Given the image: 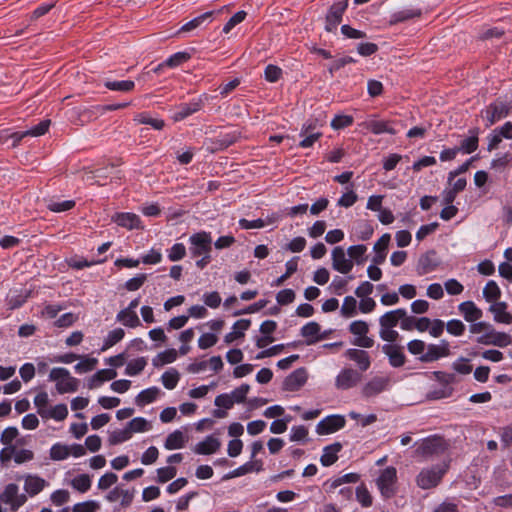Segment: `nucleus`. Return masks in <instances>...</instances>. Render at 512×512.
<instances>
[{
  "instance_id": "f257e3e1",
  "label": "nucleus",
  "mask_w": 512,
  "mask_h": 512,
  "mask_svg": "<svg viewBox=\"0 0 512 512\" xmlns=\"http://www.w3.org/2000/svg\"><path fill=\"white\" fill-rule=\"evenodd\" d=\"M415 445V454L425 459L444 454L448 449L446 440L437 434L421 439Z\"/></svg>"
},
{
  "instance_id": "f03ea898",
  "label": "nucleus",
  "mask_w": 512,
  "mask_h": 512,
  "mask_svg": "<svg viewBox=\"0 0 512 512\" xmlns=\"http://www.w3.org/2000/svg\"><path fill=\"white\" fill-rule=\"evenodd\" d=\"M376 486L382 497L389 499L397 492V470L393 466L381 470L375 480Z\"/></svg>"
},
{
  "instance_id": "7ed1b4c3",
  "label": "nucleus",
  "mask_w": 512,
  "mask_h": 512,
  "mask_svg": "<svg viewBox=\"0 0 512 512\" xmlns=\"http://www.w3.org/2000/svg\"><path fill=\"white\" fill-rule=\"evenodd\" d=\"M49 378L56 381V389L60 394L75 392L79 386L78 379L72 377L66 368H53Z\"/></svg>"
},
{
  "instance_id": "20e7f679",
  "label": "nucleus",
  "mask_w": 512,
  "mask_h": 512,
  "mask_svg": "<svg viewBox=\"0 0 512 512\" xmlns=\"http://www.w3.org/2000/svg\"><path fill=\"white\" fill-rule=\"evenodd\" d=\"M188 242L189 252L192 257L196 258L201 255L211 254L213 242L210 232H196L189 237Z\"/></svg>"
},
{
  "instance_id": "39448f33",
  "label": "nucleus",
  "mask_w": 512,
  "mask_h": 512,
  "mask_svg": "<svg viewBox=\"0 0 512 512\" xmlns=\"http://www.w3.org/2000/svg\"><path fill=\"white\" fill-rule=\"evenodd\" d=\"M362 131L370 132L374 135L390 134L395 135L397 131L393 127V122L389 120H381L378 115H369L364 121L358 124Z\"/></svg>"
},
{
  "instance_id": "423d86ee",
  "label": "nucleus",
  "mask_w": 512,
  "mask_h": 512,
  "mask_svg": "<svg viewBox=\"0 0 512 512\" xmlns=\"http://www.w3.org/2000/svg\"><path fill=\"white\" fill-rule=\"evenodd\" d=\"M448 466L435 465L431 468H425L420 471L416 478L417 485L422 489H430L439 484Z\"/></svg>"
},
{
  "instance_id": "0eeeda50",
  "label": "nucleus",
  "mask_w": 512,
  "mask_h": 512,
  "mask_svg": "<svg viewBox=\"0 0 512 512\" xmlns=\"http://www.w3.org/2000/svg\"><path fill=\"white\" fill-rule=\"evenodd\" d=\"M349 332L355 336L352 344L361 348H371L374 346V339L368 336L369 325L364 320H356L350 323L348 327Z\"/></svg>"
},
{
  "instance_id": "6e6552de",
  "label": "nucleus",
  "mask_w": 512,
  "mask_h": 512,
  "mask_svg": "<svg viewBox=\"0 0 512 512\" xmlns=\"http://www.w3.org/2000/svg\"><path fill=\"white\" fill-rule=\"evenodd\" d=\"M511 106L504 101L496 100L489 104L481 113L482 117L486 120V127L492 126L497 121L505 118L510 110Z\"/></svg>"
},
{
  "instance_id": "1a4fd4ad",
  "label": "nucleus",
  "mask_w": 512,
  "mask_h": 512,
  "mask_svg": "<svg viewBox=\"0 0 512 512\" xmlns=\"http://www.w3.org/2000/svg\"><path fill=\"white\" fill-rule=\"evenodd\" d=\"M349 0H336L329 8L325 17V30L335 32L342 21Z\"/></svg>"
},
{
  "instance_id": "9d476101",
  "label": "nucleus",
  "mask_w": 512,
  "mask_h": 512,
  "mask_svg": "<svg viewBox=\"0 0 512 512\" xmlns=\"http://www.w3.org/2000/svg\"><path fill=\"white\" fill-rule=\"evenodd\" d=\"M476 342L481 345H493L504 348L512 344V337L505 332L496 331L493 326L490 325V329L478 336Z\"/></svg>"
},
{
  "instance_id": "9b49d317",
  "label": "nucleus",
  "mask_w": 512,
  "mask_h": 512,
  "mask_svg": "<svg viewBox=\"0 0 512 512\" xmlns=\"http://www.w3.org/2000/svg\"><path fill=\"white\" fill-rule=\"evenodd\" d=\"M450 354V343L442 339L438 344L427 345L426 352L419 357V360L424 363H430L448 357Z\"/></svg>"
},
{
  "instance_id": "f8f14e48",
  "label": "nucleus",
  "mask_w": 512,
  "mask_h": 512,
  "mask_svg": "<svg viewBox=\"0 0 512 512\" xmlns=\"http://www.w3.org/2000/svg\"><path fill=\"white\" fill-rule=\"evenodd\" d=\"M346 425V419L343 415L333 414L325 417L316 425L318 435H328L335 433Z\"/></svg>"
},
{
  "instance_id": "ddd939ff",
  "label": "nucleus",
  "mask_w": 512,
  "mask_h": 512,
  "mask_svg": "<svg viewBox=\"0 0 512 512\" xmlns=\"http://www.w3.org/2000/svg\"><path fill=\"white\" fill-rule=\"evenodd\" d=\"M362 379L359 371L353 368H343L335 378V387L338 390H348L356 387Z\"/></svg>"
},
{
  "instance_id": "4468645a",
  "label": "nucleus",
  "mask_w": 512,
  "mask_h": 512,
  "mask_svg": "<svg viewBox=\"0 0 512 512\" xmlns=\"http://www.w3.org/2000/svg\"><path fill=\"white\" fill-rule=\"evenodd\" d=\"M206 100L205 95H201L197 98H193L188 103H181L176 107V111L173 114V120L179 122L189 117L190 115L200 111L204 106Z\"/></svg>"
},
{
  "instance_id": "2eb2a0df",
  "label": "nucleus",
  "mask_w": 512,
  "mask_h": 512,
  "mask_svg": "<svg viewBox=\"0 0 512 512\" xmlns=\"http://www.w3.org/2000/svg\"><path fill=\"white\" fill-rule=\"evenodd\" d=\"M18 491V486L11 483L0 494V501L9 505L12 511L18 510L27 500L26 496L19 494Z\"/></svg>"
},
{
  "instance_id": "dca6fc26",
  "label": "nucleus",
  "mask_w": 512,
  "mask_h": 512,
  "mask_svg": "<svg viewBox=\"0 0 512 512\" xmlns=\"http://www.w3.org/2000/svg\"><path fill=\"white\" fill-rule=\"evenodd\" d=\"M390 378L386 376H375L371 378L361 389L362 396L371 398L384 392L389 388Z\"/></svg>"
},
{
  "instance_id": "f3484780",
  "label": "nucleus",
  "mask_w": 512,
  "mask_h": 512,
  "mask_svg": "<svg viewBox=\"0 0 512 512\" xmlns=\"http://www.w3.org/2000/svg\"><path fill=\"white\" fill-rule=\"evenodd\" d=\"M344 356L357 366V371L360 373L367 371L371 367L372 359L369 352L364 349L349 348L344 352Z\"/></svg>"
},
{
  "instance_id": "a211bd4d",
  "label": "nucleus",
  "mask_w": 512,
  "mask_h": 512,
  "mask_svg": "<svg viewBox=\"0 0 512 512\" xmlns=\"http://www.w3.org/2000/svg\"><path fill=\"white\" fill-rule=\"evenodd\" d=\"M332 267L342 274L349 273L353 268V261L346 257L344 249L340 246L332 250Z\"/></svg>"
},
{
  "instance_id": "6ab92c4d",
  "label": "nucleus",
  "mask_w": 512,
  "mask_h": 512,
  "mask_svg": "<svg viewBox=\"0 0 512 512\" xmlns=\"http://www.w3.org/2000/svg\"><path fill=\"white\" fill-rule=\"evenodd\" d=\"M300 334L305 338L307 345H314L326 338V333L321 334V327L315 321L308 322L302 326Z\"/></svg>"
},
{
  "instance_id": "aec40b11",
  "label": "nucleus",
  "mask_w": 512,
  "mask_h": 512,
  "mask_svg": "<svg viewBox=\"0 0 512 512\" xmlns=\"http://www.w3.org/2000/svg\"><path fill=\"white\" fill-rule=\"evenodd\" d=\"M112 221L128 230L143 228L140 217L135 213L119 212L112 216Z\"/></svg>"
},
{
  "instance_id": "412c9836",
  "label": "nucleus",
  "mask_w": 512,
  "mask_h": 512,
  "mask_svg": "<svg viewBox=\"0 0 512 512\" xmlns=\"http://www.w3.org/2000/svg\"><path fill=\"white\" fill-rule=\"evenodd\" d=\"M307 381V372L304 368H299L288 375L283 382V389L286 391H297Z\"/></svg>"
},
{
  "instance_id": "4be33fe9",
  "label": "nucleus",
  "mask_w": 512,
  "mask_h": 512,
  "mask_svg": "<svg viewBox=\"0 0 512 512\" xmlns=\"http://www.w3.org/2000/svg\"><path fill=\"white\" fill-rule=\"evenodd\" d=\"M382 351L388 357L389 364L392 367L399 368L405 364L406 357L401 346L385 344L382 347Z\"/></svg>"
},
{
  "instance_id": "5701e85b",
  "label": "nucleus",
  "mask_w": 512,
  "mask_h": 512,
  "mask_svg": "<svg viewBox=\"0 0 512 512\" xmlns=\"http://www.w3.org/2000/svg\"><path fill=\"white\" fill-rule=\"evenodd\" d=\"M360 479V475L357 473H347L342 476L328 479L324 482L323 487L327 493H333L337 488L346 483H357Z\"/></svg>"
},
{
  "instance_id": "b1692460",
  "label": "nucleus",
  "mask_w": 512,
  "mask_h": 512,
  "mask_svg": "<svg viewBox=\"0 0 512 512\" xmlns=\"http://www.w3.org/2000/svg\"><path fill=\"white\" fill-rule=\"evenodd\" d=\"M458 310L468 323L478 321L483 316V311L473 301H464L458 305Z\"/></svg>"
},
{
  "instance_id": "393cba45",
  "label": "nucleus",
  "mask_w": 512,
  "mask_h": 512,
  "mask_svg": "<svg viewBox=\"0 0 512 512\" xmlns=\"http://www.w3.org/2000/svg\"><path fill=\"white\" fill-rule=\"evenodd\" d=\"M435 255V251L432 250L420 256L416 266V271L418 275L423 276L434 271L437 268L438 262L435 259Z\"/></svg>"
},
{
  "instance_id": "a878e982",
  "label": "nucleus",
  "mask_w": 512,
  "mask_h": 512,
  "mask_svg": "<svg viewBox=\"0 0 512 512\" xmlns=\"http://www.w3.org/2000/svg\"><path fill=\"white\" fill-rule=\"evenodd\" d=\"M250 319H240L236 321L232 326V331L227 333L224 337L226 344H231L239 338H243L245 332L250 328Z\"/></svg>"
},
{
  "instance_id": "bb28decb",
  "label": "nucleus",
  "mask_w": 512,
  "mask_h": 512,
  "mask_svg": "<svg viewBox=\"0 0 512 512\" xmlns=\"http://www.w3.org/2000/svg\"><path fill=\"white\" fill-rule=\"evenodd\" d=\"M391 236L388 233L383 234L374 244L375 255L372 258L374 264H382L387 256V248L390 243Z\"/></svg>"
},
{
  "instance_id": "cd10ccee",
  "label": "nucleus",
  "mask_w": 512,
  "mask_h": 512,
  "mask_svg": "<svg viewBox=\"0 0 512 512\" xmlns=\"http://www.w3.org/2000/svg\"><path fill=\"white\" fill-rule=\"evenodd\" d=\"M506 302H496L491 304L489 311L493 314L494 321L503 324L512 323V314L507 311Z\"/></svg>"
},
{
  "instance_id": "c85d7f7f",
  "label": "nucleus",
  "mask_w": 512,
  "mask_h": 512,
  "mask_svg": "<svg viewBox=\"0 0 512 512\" xmlns=\"http://www.w3.org/2000/svg\"><path fill=\"white\" fill-rule=\"evenodd\" d=\"M341 449L342 444L339 442L325 446L320 457L321 464L324 467L333 465L338 460V453L341 451Z\"/></svg>"
},
{
  "instance_id": "c756f323",
  "label": "nucleus",
  "mask_w": 512,
  "mask_h": 512,
  "mask_svg": "<svg viewBox=\"0 0 512 512\" xmlns=\"http://www.w3.org/2000/svg\"><path fill=\"white\" fill-rule=\"evenodd\" d=\"M220 446L221 443L217 438L207 436L203 441L196 444L194 452L199 455H210L217 452Z\"/></svg>"
},
{
  "instance_id": "7c9ffc66",
  "label": "nucleus",
  "mask_w": 512,
  "mask_h": 512,
  "mask_svg": "<svg viewBox=\"0 0 512 512\" xmlns=\"http://www.w3.org/2000/svg\"><path fill=\"white\" fill-rule=\"evenodd\" d=\"M405 316V309L404 308H398L395 310L388 311L384 313L379 318V325L383 328H394L396 327L400 319Z\"/></svg>"
},
{
  "instance_id": "2f4dec72",
  "label": "nucleus",
  "mask_w": 512,
  "mask_h": 512,
  "mask_svg": "<svg viewBox=\"0 0 512 512\" xmlns=\"http://www.w3.org/2000/svg\"><path fill=\"white\" fill-rule=\"evenodd\" d=\"M68 416V408L66 404H57L47 409H40V417L42 419H54L63 421Z\"/></svg>"
},
{
  "instance_id": "473e14b6",
  "label": "nucleus",
  "mask_w": 512,
  "mask_h": 512,
  "mask_svg": "<svg viewBox=\"0 0 512 512\" xmlns=\"http://www.w3.org/2000/svg\"><path fill=\"white\" fill-rule=\"evenodd\" d=\"M116 320L128 328H136L141 325V321L136 311H131L127 308H124L117 313Z\"/></svg>"
},
{
  "instance_id": "72a5a7b5",
  "label": "nucleus",
  "mask_w": 512,
  "mask_h": 512,
  "mask_svg": "<svg viewBox=\"0 0 512 512\" xmlns=\"http://www.w3.org/2000/svg\"><path fill=\"white\" fill-rule=\"evenodd\" d=\"M186 441L187 438L184 433L180 430H175L166 437L164 447L167 450L181 449L185 446Z\"/></svg>"
},
{
  "instance_id": "f704fd0d",
  "label": "nucleus",
  "mask_w": 512,
  "mask_h": 512,
  "mask_svg": "<svg viewBox=\"0 0 512 512\" xmlns=\"http://www.w3.org/2000/svg\"><path fill=\"white\" fill-rule=\"evenodd\" d=\"M117 376V372L113 369H102L97 371L90 379L88 387L93 389L101 385L105 381L114 379Z\"/></svg>"
},
{
  "instance_id": "c9c22d12",
  "label": "nucleus",
  "mask_w": 512,
  "mask_h": 512,
  "mask_svg": "<svg viewBox=\"0 0 512 512\" xmlns=\"http://www.w3.org/2000/svg\"><path fill=\"white\" fill-rule=\"evenodd\" d=\"M262 469L261 461H248L245 464L231 471L226 478L240 477L253 471H260Z\"/></svg>"
},
{
  "instance_id": "e433bc0d",
  "label": "nucleus",
  "mask_w": 512,
  "mask_h": 512,
  "mask_svg": "<svg viewBox=\"0 0 512 512\" xmlns=\"http://www.w3.org/2000/svg\"><path fill=\"white\" fill-rule=\"evenodd\" d=\"M160 394V389L156 386L142 390L135 399L138 406H144L154 402Z\"/></svg>"
},
{
  "instance_id": "4c0bfd02",
  "label": "nucleus",
  "mask_w": 512,
  "mask_h": 512,
  "mask_svg": "<svg viewBox=\"0 0 512 512\" xmlns=\"http://www.w3.org/2000/svg\"><path fill=\"white\" fill-rule=\"evenodd\" d=\"M421 15L420 9L408 8L393 13L390 17V24H397L400 22L407 21L409 19L419 17Z\"/></svg>"
},
{
  "instance_id": "58836bf2",
  "label": "nucleus",
  "mask_w": 512,
  "mask_h": 512,
  "mask_svg": "<svg viewBox=\"0 0 512 512\" xmlns=\"http://www.w3.org/2000/svg\"><path fill=\"white\" fill-rule=\"evenodd\" d=\"M483 297L489 303L493 304L498 302L499 298L501 297V290L494 280H490L486 283L485 287L483 288Z\"/></svg>"
},
{
  "instance_id": "ea45409f",
  "label": "nucleus",
  "mask_w": 512,
  "mask_h": 512,
  "mask_svg": "<svg viewBox=\"0 0 512 512\" xmlns=\"http://www.w3.org/2000/svg\"><path fill=\"white\" fill-rule=\"evenodd\" d=\"M214 14L213 11H208V12H205L195 18H193L192 20L188 21L187 23H185L181 28L180 30L178 31V33H181V32H190L198 27H200L204 22L206 21H210L212 15Z\"/></svg>"
},
{
  "instance_id": "a19ab883",
  "label": "nucleus",
  "mask_w": 512,
  "mask_h": 512,
  "mask_svg": "<svg viewBox=\"0 0 512 512\" xmlns=\"http://www.w3.org/2000/svg\"><path fill=\"white\" fill-rule=\"evenodd\" d=\"M125 336V332L122 328H115L111 330L107 336L104 339V343L102 346V350H106L115 344H117L119 341H121Z\"/></svg>"
},
{
  "instance_id": "79ce46f5",
  "label": "nucleus",
  "mask_w": 512,
  "mask_h": 512,
  "mask_svg": "<svg viewBox=\"0 0 512 512\" xmlns=\"http://www.w3.org/2000/svg\"><path fill=\"white\" fill-rule=\"evenodd\" d=\"M104 86L111 91L129 92L134 89L135 83L131 80L106 81Z\"/></svg>"
},
{
  "instance_id": "37998d69",
  "label": "nucleus",
  "mask_w": 512,
  "mask_h": 512,
  "mask_svg": "<svg viewBox=\"0 0 512 512\" xmlns=\"http://www.w3.org/2000/svg\"><path fill=\"white\" fill-rule=\"evenodd\" d=\"M341 314L345 318H350L357 314V301L353 296H346L344 298Z\"/></svg>"
},
{
  "instance_id": "c03bdc74",
  "label": "nucleus",
  "mask_w": 512,
  "mask_h": 512,
  "mask_svg": "<svg viewBox=\"0 0 512 512\" xmlns=\"http://www.w3.org/2000/svg\"><path fill=\"white\" fill-rule=\"evenodd\" d=\"M274 221V218H268L267 221L261 218L255 219V220H247L245 218H242L239 220V226L242 229L249 230V229H260L265 227L267 224H270Z\"/></svg>"
},
{
  "instance_id": "a18cd8bd",
  "label": "nucleus",
  "mask_w": 512,
  "mask_h": 512,
  "mask_svg": "<svg viewBox=\"0 0 512 512\" xmlns=\"http://www.w3.org/2000/svg\"><path fill=\"white\" fill-rule=\"evenodd\" d=\"M134 120L139 124H147L156 130L163 129L165 123L162 119L152 118L147 113H139L135 116Z\"/></svg>"
},
{
  "instance_id": "49530a36",
  "label": "nucleus",
  "mask_w": 512,
  "mask_h": 512,
  "mask_svg": "<svg viewBox=\"0 0 512 512\" xmlns=\"http://www.w3.org/2000/svg\"><path fill=\"white\" fill-rule=\"evenodd\" d=\"M180 375L177 370L170 369L162 374L161 380L163 386L168 389L172 390L174 389L179 381Z\"/></svg>"
},
{
  "instance_id": "de8ad7c7",
  "label": "nucleus",
  "mask_w": 512,
  "mask_h": 512,
  "mask_svg": "<svg viewBox=\"0 0 512 512\" xmlns=\"http://www.w3.org/2000/svg\"><path fill=\"white\" fill-rule=\"evenodd\" d=\"M146 365L147 361L144 357L136 358L127 364L125 373L129 376H136L144 370Z\"/></svg>"
},
{
  "instance_id": "09e8293b",
  "label": "nucleus",
  "mask_w": 512,
  "mask_h": 512,
  "mask_svg": "<svg viewBox=\"0 0 512 512\" xmlns=\"http://www.w3.org/2000/svg\"><path fill=\"white\" fill-rule=\"evenodd\" d=\"M71 485L77 491L85 493L91 487V479L88 474H80L72 479Z\"/></svg>"
},
{
  "instance_id": "8fccbe9b",
  "label": "nucleus",
  "mask_w": 512,
  "mask_h": 512,
  "mask_svg": "<svg viewBox=\"0 0 512 512\" xmlns=\"http://www.w3.org/2000/svg\"><path fill=\"white\" fill-rule=\"evenodd\" d=\"M132 437L131 430L128 427L125 429H117L110 433L109 443L116 445L128 441Z\"/></svg>"
},
{
  "instance_id": "3c124183",
  "label": "nucleus",
  "mask_w": 512,
  "mask_h": 512,
  "mask_svg": "<svg viewBox=\"0 0 512 512\" xmlns=\"http://www.w3.org/2000/svg\"><path fill=\"white\" fill-rule=\"evenodd\" d=\"M75 207V201L74 200H63V201H55L50 200L47 204V208L56 213L69 211L72 208Z\"/></svg>"
},
{
  "instance_id": "603ef678",
  "label": "nucleus",
  "mask_w": 512,
  "mask_h": 512,
  "mask_svg": "<svg viewBox=\"0 0 512 512\" xmlns=\"http://www.w3.org/2000/svg\"><path fill=\"white\" fill-rule=\"evenodd\" d=\"M186 256V247L183 243H175L167 250V257L171 262L182 260Z\"/></svg>"
},
{
  "instance_id": "864d4df0",
  "label": "nucleus",
  "mask_w": 512,
  "mask_h": 512,
  "mask_svg": "<svg viewBox=\"0 0 512 512\" xmlns=\"http://www.w3.org/2000/svg\"><path fill=\"white\" fill-rule=\"evenodd\" d=\"M356 499L363 507H370L373 502V498L364 484L359 485L356 488Z\"/></svg>"
},
{
  "instance_id": "5fc2aeb1",
  "label": "nucleus",
  "mask_w": 512,
  "mask_h": 512,
  "mask_svg": "<svg viewBox=\"0 0 512 512\" xmlns=\"http://www.w3.org/2000/svg\"><path fill=\"white\" fill-rule=\"evenodd\" d=\"M367 251V248L365 245L359 244V245H353L350 246L347 250V253L349 255V258L357 264H362L364 262V255Z\"/></svg>"
},
{
  "instance_id": "6e6d98bb",
  "label": "nucleus",
  "mask_w": 512,
  "mask_h": 512,
  "mask_svg": "<svg viewBox=\"0 0 512 512\" xmlns=\"http://www.w3.org/2000/svg\"><path fill=\"white\" fill-rule=\"evenodd\" d=\"M459 152H463L465 154L473 153L478 148V136L477 134L471 135L464 140L461 141V144L459 147Z\"/></svg>"
},
{
  "instance_id": "4d7b16f0",
  "label": "nucleus",
  "mask_w": 512,
  "mask_h": 512,
  "mask_svg": "<svg viewBox=\"0 0 512 512\" xmlns=\"http://www.w3.org/2000/svg\"><path fill=\"white\" fill-rule=\"evenodd\" d=\"M190 59V54L187 52H176L165 60V64L169 68H176Z\"/></svg>"
},
{
  "instance_id": "13d9d810",
  "label": "nucleus",
  "mask_w": 512,
  "mask_h": 512,
  "mask_svg": "<svg viewBox=\"0 0 512 512\" xmlns=\"http://www.w3.org/2000/svg\"><path fill=\"white\" fill-rule=\"evenodd\" d=\"M127 427L129 428V430H131V434L145 432L150 429V425H149L148 421L143 417L133 418L128 423Z\"/></svg>"
},
{
  "instance_id": "bf43d9fd",
  "label": "nucleus",
  "mask_w": 512,
  "mask_h": 512,
  "mask_svg": "<svg viewBox=\"0 0 512 512\" xmlns=\"http://www.w3.org/2000/svg\"><path fill=\"white\" fill-rule=\"evenodd\" d=\"M446 330L449 334L459 337L464 334L466 326L459 319H451L446 324Z\"/></svg>"
},
{
  "instance_id": "052dcab7",
  "label": "nucleus",
  "mask_w": 512,
  "mask_h": 512,
  "mask_svg": "<svg viewBox=\"0 0 512 512\" xmlns=\"http://www.w3.org/2000/svg\"><path fill=\"white\" fill-rule=\"evenodd\" d=\"M353 121L354 119L351 115H335L330 125L334 130H340L352 125Z\"/></svg>"
},
{
  "instance_id": "680f3d73",
  "label": "nucleus",
  "mask_w": 512,
  "mask_h": 512,
  "mask_svg": "<svg viewBox=\"0 0 512 512\" xmlns=\"http://www.w3.org/2000/svg\"><path fill=\"white\" fill-rule=\"evenodd\" d=\"M238 137L239 136L236 132L228 133L225 135H220L218 138H216L214 143L216 144L218 149L223 150L234 144L237 141Z\"/></svg>"
},
{
  "instance_id": "e2e57ef3",
  "label": "nucleus",
  "mask_w": 512,
  "mask_h": 512,
  "mask_svg": "<svg viewBox=\"0 0 512 512\" xmlns=\"http://www.w3.org/2000/svg\"><path fill=\"white\" fill-rule=\"evenodd\" d=\"M100 509V504L94 500H88L75 504L72 507V512H97Z\"/></svg>"
},
{
  "instance_id": "0e129e2a",
  "label": "nucleus",
  "mask_w": 512,
  "mask_h": 512,
  "mask_svg": "<svg viewBox=\"0 0 512 512\" xmlns=\"http://www.w3.org/2000/svg\"><path fill=\"white\" fill-rule=\"evenodd\" d=\"M68 445L54 444L50 449V457L53 460H64L69 457Z\"/></svg>"
},
{
  "instance_id": "69168bd1",
  "label": "nucleus",
  "mask_w": 512,
  "mask_h": 512,
  "mask_svg": "<svg viewBox=\"0 0 512 512\" xmlns=\"http://www.w3.org/2000/svg\"><path fill=\"white\" fill-rule=\"evenodd\" d=\"M177 470L173 466H166L157 469V481L166 483L176 476Z\"/></svg>"
},
{
  "instance_id": "338daca9",
  "label": "nucleus",
  "mask_w": 512,
  "mask_h": 512,
  "mask_svg": "<svg viewBox=\"0 0 512 512\" xmlns=\"http://www.w3.org/2000/svg\"><path fill=\"white\" fill-rule=\"evenodd\" d=\"M177 358V352L175 349L165 350L157 355V358L154 360V365H165L172 363Z\"/></svg>"
},
{
  "instance_id": "774afa93",
  "label": "nucleus",
  "mask_w": 512,
  "mask_h": 512,
  "mask_svg": "<svg viewBox=\"0 0 512 512\" xmlns=\"http://www.w3.org/2000/svg\"><path fill=\"white\" fill-rule=\"evenodd\" d=\"M358 200V195L352 190H348L337 201V205L344 208L353 206Z\"/></svg>"
}]
</instances>
